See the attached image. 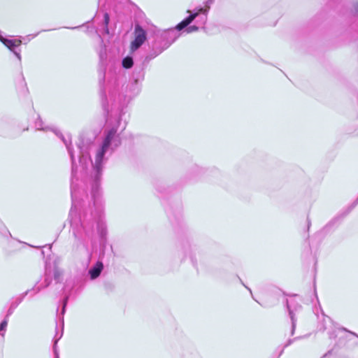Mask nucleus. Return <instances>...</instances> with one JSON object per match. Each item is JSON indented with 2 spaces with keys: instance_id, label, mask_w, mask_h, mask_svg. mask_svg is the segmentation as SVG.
<instances>
[{
  "instance_id": "nucleus-7",
  "label": "nucleus",
  "mask_w": 358,
  "mask_h": 358,
  "mask_svg": "<svg viewBox=\"0 0 358 358\" xmlns=\"http://www.w3.org/2000/svg\"><path fill=\"white\" fill-rule=\"evenodd\" d=\"M35 127L37 130H41L45 131H52L56 135H59V132L55 129H53L48 126H44V123L43 122L40 117H38L35 122Z\"/></svg>"
},
{
  "instance_id": "nucleus-17",
  "label": "nucleus",
  "mask_w": 358,
  "mask_h": 358,
  "mask_svg": "<svg viewBox=\"0 0 358 358\" xmlns=\"http://www.w3.org/2000/svg\"><path fill=\"white\" fill-rule=\"evenodd\" d=\"M248 289H249L250 292L252 293V290L249 288H248Z\"/></svg>"
},
{
  "instance_id": "nucleus-14",
  "label": "nucleus",
  "mask_w": 358,
  "mask_h": 358,
  "mask_svg": "<svg viewBox=\"0 0 358 358\" xmlns=\"http://www.w3.org/2000/svg\"><path fill=\"white\" fill-rule=\"evenodd\" d=\"M66 303H67V298H66L64 299V306H63V308H62V315H64V313H65V307H66Z\"/></svg>"
},
{
  "instance_id": "nucleus-15",
  "label": "nucleus",
  "mask_w": 358,
  "mask_h": 358,
  "mask_svg": "<svg viewBox=\"0 0 358 358\" xmlns=\"http://www.w3.org/2000/svg\"><path fill=\"white\" fill-rule=\"evenodd\" d=\"M206 21V17H204L203 20H202L203 24H205Z\"/></svg>"
},
{
  "instance_id": "nucleus-2",
  "label": "nucleus",
  "mask_w": 358,
  "mask_h": 358,
  "mask_svg": "<svg viewBox=\"0 0 358 358\" xmlns=\"http://www.w3.org/2000/svg\"><path fill=\"white\" fill-rule=\"evenodd\" d=\"M71 199H72V206L70 210L69 217L71 219V224H76V220L73 217V216L76 215L77 213V203L78 199V196L80 194V189L78 188V185L73 181V179L71 182Z\"/></svg>"
},
{
  "instance_id": "nucleus-9",
  "label": "nucleus",
  "mask_w": 358,
  "mask_h": 358,
  "mask_svg": "<svg viewBox=\"0 0 358 358\" xmlns=\"http://www.w3.org/2000/svg\"><path fill=\"white\" fill-rule=\"evenodd\" d=\"M62 141H64V144L66 145V148L69 151V153L71 157V159H72V162H73V160H74V156H73V154L70 148V146H69V143H70V141H68V140H66L62 135ZM78 171V167H75L74 166V164H73V168H72V172H73V174H74L76 171Z\"/></svg>"
},
{
  "instance_id": "nucleus-13",
  "label": "nucleus",
  "mask_w": 358,
  "mask_h": 358,
  "mask_svg": "<svg viewBox=\"0 0 358 358\" xmlns=\"http://www.w3.org/2000/svg\"><path fill=\"white\" fill-rule=\"evenodd\" d=\"M108 22H109V15L108 13H105L104 14V24L106 27L108 26Z\"/></svg>"
},
{
  "instance_id": "nucleus-18",
  "label": "nucleus",
  "mask_w": 358,
  "mask_h": 358,
  "mask_svg": "<svg viewBox=\"0 0 358 358\" xmlns=\"http://www.w3.org/2000/svg\"><path fill=\"white\" fill-rule=\"evenodd\" d=\"M58 358V357H57Z\"/></svg>"
},
{
  "instance_id": "nucleus-1",
  "label": "nucleus",
  "mask_w": 358,
  "mask_h": 358,
  "mask_svg": "<svg viewBox=\"0 0 358 358\" xmlns=\"http://www.w3.org/2000/svg\"><path fill=\"white\" fill-rule=\"evenodd\" d=\"M116 132L117 130L115 129L108 131L99 145L96 146L91 142L86 143L82 142L78 145L81 155L79 160L81 171L87 169V166L91 164L96 173L101 171L102 165L106 160L105 155L109 151H113L120 145V139L116 135Z\"/></svg>"
},
{
  "instance_id": "nucleus-10",
  "label": "nucleus",
  "mask_w": 358,
  "mask_h": 358,
  "mask_svg": "<svg viewBox=\"0 0 358 358\" xmlns=\"http://www.w3.org/2000/svg\"><path fill=\"white\" fill-rule=\"evenodd\" d=\"M122 65L124 68L129 69L131 68L133 65V59L131 57H126L122 61Z\"/></svg>"
},
{
  "instance_id": "nucleus-4",
  "label": "nucleus",
  "mask_w": 358,
  "mask_h": 358,
  "mask_svg": "<svg viewBox=\"0 0 358 358\" xmlns=\"http://www.w3.org/2000/svg\"><path fill=\"white\" fill-rule=\"evenodd\" d=\"M209 8V6L208 8H199L195 13L189 15L187 17H186L185 20H183L180 23H179L176 27V29L177 31H180L182 29L187 27L189 24H190L193 20L200 14L203 13L206 15L208 9Z\"/></svg>"
},
{
  "instance_id": "nucleus-8",
  "label": "nucleus",
  "mask_w": 358,
  "mask_h": 358,
  "mask_svg": "<svg viewBox=\"0 0 358 358\" xmlns=\"http://www.w3.org/2000/svg\"><path fill=\"white\" fill-rule=\"evenodd\" d=\"M102 269L103 264L100 262H96V264L89 271L91 279L93 280L96 278L100 275Z\"/></svg>"
},
{
  "instance_id": "nucleus-12",
  "label": "nucleus",
  "mask_w": 358,
  "mask_h": 358,
  "mask_svg": "<svg viewBox=\"0 0 358 358\" xmlns=\"http://www.w3.org/2000/svg\"><path fill=\"white\" fill-rule=\"evenodd\" d=\"M8 321L6 319H5L1 324H0V331H4L7 327Z\"/></svg>"
},
{
  "instance_id": "nucleus-6",
  "label": "nucleus",
  "mask_w": 358,
  "mask_h": 358,
  "mask_svg": "<svg viewBox=\"0 0 358 358\" xmlns=\"http://www.w3.org/2000/svg\"><path fill=\"white\" fill-rule=\"evenodd\" d=\"M178 36L179 35L178 34L176 29H169L167 31L164 32L163 34V37L164 38L170 39V41L162 49L159 50L157 54L161 53L164 50L166 49L171 45V43L176 41Z\"/></svg>"
},
{
  "instance_id": "nucleus-5",
  "label": "nucleus",
  "mask_w": 358,
  "mask_h": 358,
  "mask_svg": "<svg viewBox=\"0 0 358 358\" xmlns=\"http://www.w3.org/2000/svg\"><path fill=\"white\" fill-rule=\"evenodd\" d=\"M287 306L289 310V315L292 322V328L295 327V321L294 319L293 312L297 309L298 303L295 297H291L287 300Z\"/></svg>"
},
{
  "instance_id": "nucleus-16",
  "label": "nucleus",
  "mask_w": 358,
  "mask_h": 358,
  "mask_svg": "<svg viewBox=\"0 0 358 358\" xmlns=\"http://www.w3.org/2000/svg\"><path fill=\"white\" fill-rule=\"evenodd\" d=\"M48 285H49V282H47V283L45 284V287L48 286Z\"/></svg>"
},
{
  "instance_id": "nucleus-11",
  "label": "nucleus",
  "mask_w": 358,
  "mask_h": 358,
  "mask_svg": "<svg viewBox=\"0 0 358 358\" xmlns=\"http://www.w3.org/2000/svg\"><path fill=\"white\" fill-rule=\"evenodd\" d=\"M199 30V27L195 25L189 26L186 28L185 32L187 34L192 33Z\"/></svg>"
},
{
  "instance_id": "nucleus-3",
  "label": "nucleus",
  "mask_w": 358,
  "mask_h": 358,
  "mask_svg": "<svg viewBox=\"0 0 358 358\" xmlns=\"http://www.w3.org/2000/svg\"><path fill=\"white\" fill-rule=\"evenodd\" d=\"M135 39L131 44L132 51L136 50L146 39L145 31L139 25H136L134 31Z\"/></svg>"
}]
</instances>
